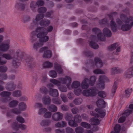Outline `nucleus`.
<instances>
[{
	"mask_svg": "<svg viewBox=\"0 0 133 133\" xmlns=\"http://www.w3.org/2000/svg\"><path fill=\"white\" fill-rule=\"evenodd\" d=\"M46 28H45L38 27L36 30V31L39 33L37 35V38H39V43H36L34 44L33 48L36 50L42 46L43 43L48 41L49 39L48 36H46L47 32H46Z\"/></svg>",
	"mask_w": 133,
	"mask_h": 133,
	"instance_id": "f257e3e1",
	"label": "nucleus"
},
{
	"mask_svg": "<svg viewBox=\"0 0 133 133\" xmlns=\"http://www.w3.org/2000/svg\"><path fill=\"white\" fill-rule=\"evenodd\" d=\"M92 31L95 34H97V38L95 36L91 35L90 38V40L89 41L90 42V45L92 48L97 49L98 48V45L94 41H97L98 40L101 41H105V36L102 34L101 31L98 28H93Z\"/></svg>",
	"mask_w": 133,
	"mask_h": 133,
	"instance_id": "f03ea898",
	"label": "nucleus"
},
{
	"mask_svg": "<svg viewBox=\"0 0 133 133\" xmlns=\"http://www.w3.org/2000/svg\"><path fill=\"white\" fill-rule=\"evenodd\" d=\"M120 17L121 20L119 18L116 20V22L120 25L123 24V22L125 23H129L133 21V17L130 16L128 17L126 15L123 14H121Z\"/></svg>",
	"mask_w": 133,
	"mask_h": 133,
	"instance_id": "7ed1b4c3",
	"label": "nucleus"
},
{
	"mask_svg": "<svg viewBox=\"0 0 133 133\" xmlns=\"http://www.w3.org/2000/svg\"><path fill=\"white\" fill-rule=\"evenodd\" d=\"M98 91V90L96 88L93 87L83 91L82 94L85 96L93 97L96 95Z\"/></svg>",
	"mask_w": 133,
	"mask_h": 133,
	"instance_id": "20e7f679",
	"label": "nucleus"
},
{
	"mask_svg": "<svg viewBox=\"0 0 133 133\" xmlns=\"http://www.w3.org/2000/svg\"><path fill=\"white\" fill-rule=\"evenodd\" d=\"M89 64L92 66L95 65L97 68H101L103 66V62L102 60L98 57H96L94 59V62L91 60H89Z\"/></svg>",
	"mask_w": 133,
	"mask_h": 133,
	"instance_id": "39448f33",
	"label": "nucleus"
},
{
	"mask_svg": "<svg viewBox=\"0 0 133 133\" xmlns=\"http://www.w3.org/2000/svg\"><path fill=\"white\" fill-rule=\"evenodd\" d=\"M117 14V13L116 12H114L109 15L110 19L112 20L110 22V26L112 30L114 32H116L117 30V28L116 23L113 21V17L115 16Z\"/></svg>",
	"mask_w": 133,
	"mask_h": 133,
	"instance_id": "423d86ee",
	"label": "nucleus"
},
{
	"mask_svg": "<svg viewBox=\"0 0 133 133\" xmlns=\"http://www.w3.org/2000/svg\"><path fill=\"white\" fill-rule=\"evenodd\" d=\"M95 111L98 112L99 114H97L93 111H91L90 114L91 115L97 117L103 118L105 115V111L104 109L96 108Z\"/></svg>",
	"mask_w": 133,
	"mask_h": 133,
	"instance_id": "0eeeda50",
	"label": "nucleus"
},
{
	"mask_svg": "<svg viewBox=\"0 0 133 133\" xmlns=\"http://www.w3.org/2000/svg\"><path fill=\"white\" fill-rule=\"evenodd\" d=\"M44 15L42 14H38L36 16L35 19L33 21V22L31 24V28H32L36 26L38 24V22L42 20L44 17Z\"/></svg>",
	"mask_w": 133,
	"mask_h": 133,
	"instance_id": "6e6552de",
	"label": "nucleus"
},
{
	"mask_svg": "<svg viewBox=\"0 0 133 133\" xmlns=\"http://www.w3.org/2000/svg\"><path fill=\"white\" fill-rule=\"evenodd\" d=\"M108 79L106 76L104 75L101 76L99 79V83L98 86L101 89H103L105 88L104 83L108 80Z\"/></svg>",
	"mask_w": 133,
	"mask_h": 133,
	"instance_id": "1a4fd4ad",
	"label": "nucleus"
},
{
	"mask_svg": "<svg viewBox=\"0 0 133 133\" xmlns=\"http://www.w3.org/2000/svg\"><path fill=\"white\" fill-rule=\"evenodd\" d=\"M10 40H6L4 43H2L0 45V50L2 52L7 51L9 48Z\"/></svg>",
	"mask_w": 133,
	"mask_h": 133,
	"instance_id": "9d476101",
	"label": "nucleus"
},
{
	"mask_svg": "<svg viewBox=\"0 0 133 133\" xmlns=\"http://www.w3.org/2000/svg\"><path fill=\"white\" fill-rule=\"evenodd\" d=\"M25 62L30 68H32L36 65V63L34 59L29 57H28L25 60Z\"/></svg>",
	"mask_w": 133,
	"mask_h": 133,
	"instance_id": "9b49d317",
	"label": "nucleus"
},
{
	"mask_svg": "<svg viewBox=\"0 0 133 133\" xmlns=\"http://www.w3.org/2000/svg\"><path fill=\"white\" fill-rule=\"evenodd\" d=\"M63 117V114L58 112L55 113L52 116V119L56 121H58L62 120Z\"/></svg>",
	"mask_w": 133,
	"mask_h": 133,
	"instance_id": "f8f14e48",
	"label": "nucleus"
},
{
	"mask_svg": "<svg viewBox=\"0 0 133 133\" xmlns=\"http://www.w3.org/2000/svg\"><path fill=\"white\" fill-rule=\"evenodd\" d=\"M16 87V85L12 82L7 83L5 85L6 89L9 91H11L14 90Z\"/></svg>",
	"mask_w": 133,
	"mask_h": 133,
	"instance_id": "ddd939ff",
	"label": "nucleus"
},
{
	"mask_svg": "<svg viewBox=\"0 0 133 133\" xmlns=\"http://www.w3.org/2000/svg\"><path fill=\"white\" fill-rule=\"evenodd\" d=\"M58 80L62 84H70L71 82V79L68 76H66L65 78H60Z\"/></svg>",
	"mask_w": 133,
	"mask_h": 133,
	"instance_id": "4468645a",
	"label": "nucleus"
},
{
	"mask_svg": "<svg viewBox=\"0 0 133 133\" xmlns=\"http://www.w3.org/2000/svg\"><path fill=\"white\" fill-rule=\"evenodd\" d=\"M70 84H67V88L69 90H71L73 88H77L80 86V83L77 81L74 82L72 83L71 86H70Z\"/></svg>",
	"mask_w": 133,
	"mask_h": 133,
	"instance_id": "2eb2a0df",
	"label": "nucleus"
},
{
	"mask_svg": "<svg viewBox=\"0 0 133 133\" xmlns=\"http://www.w3.org/2000/svg\"><path fill=\"white\" fill-rule=\"evenodd\" d=\"M117 48L116 52H118L120 51V47L119 46L118 43H115L108 47V49L110 51H112Z\"/></svg>",
	"mask_w": 133,
	"mask_h": 133,
	"instance_id": "dca6fc26",
	"label": "nucleus"
},
{
	"mask_svg": "<svg viewBox=\"0 0 133 133\" xmlns=\"http://www.w3.org/2000/svg\"><path fill=\"white\" fill-rule=\"evenodd\" d=\"M21 59L14 57L12 61V65L15 68H18L20 65Z\"/></svg>",
	"mask_w": 133,
	"mask_h": 133,
	"instance_id": "f3484780",
	"label": "nucleus"
},
{
	"mask_svg": "<svg viewBox=\"0 0 133 133\" xmlns=\"http://www.w3.org/2000/svg\"><path fill=\"white\" fill-rule=\"evenodd\" d=\"M133 76V66L130 67L125 73L124 76L126 78H130Z\"/></svg>",
	"mask_w": 133,
	"mask_h": 133,
	"instance_id": "a211bd4d",
	"label": "nucleus"
},
{
	"mask_svg": "<svg viewBox=\"0 0 133 133\" xmlns=\"http://www.w3.org/2000/svg\"><path fill=\"white\" fill-rule=\"evenodd\" d=\"M15 7L18 10L24 11L25 8V5L20 3H17L15 5Z\"/></svg>",
	"mask_w": 133,
	"mask_h": 133,
	"instance_id": "6ab92c4d",
	"label": "nucleus"
},
{
	"mask_svg": "<svg viewBox=\"0 0 133 133\" xmlns=\"http://www.w3.org/2000/svg\"><path fill=\"white\" fill-rule=\"evenodd\" d=\"M23 56V52L20 50L18 49L16 51L13 57L21 60Z\"/></svg>",
	"mask_w": 133,
	"mask_h": 133,
	"instance_id": "aec40b11",
	"label": "nucleus"
},
{
	"mask_svg": "<svg viewBox=\"0 0 133 133\" xmlns=\"http://www.w3.org/2000/svg\"><path fill=\"white\" fill-rule=\"evenodd\" d=\"M51 123V121L48 119H43L40 123V124L42 127L48 126Z\"/></svg>",
	"mask_w": 133,
	"mask_h": 133,
	"instance_id": "412c9836",
	"label": "nucleus"
},
{
	"mask_svg": "<svg viewBox=\"0 0 133 133\" xmlns=\"http://www.w3.org/2000/svg\"><path fill=\"white\" fill-rule=\"evenodd\" d=\"M55 69L59 74H61L63 72V70L61 65L57 63H55L54 64Z\"/></svg>",
	"mask_w": 133,
	"mask_h": 133,
	"instance_id": "4be33fe9",
	"label": "nucleus"
},
{
	"mask_svg": "<svg viewBox=\"0 0 133 133\" xmlns=\"http://www.w3.org/2000/svg\"><path fill=\"white\" fill-rule=\"evenodd\" d=\"M97 106L100 108H104L105 107V103L104 100L102 99H99L96 102Z\"/></svg>",
	"mask_w": 133,
	"mask_h": 133,
	"instance_id": "5701e85b",
	"label": "nucleus"
},
{
	"mask_svg": "<svg viewBox=\"0 0 133 133\" xmlns=\"http://www.w3.org/2000/svg\"><path fill=\"white\" fill-rule=\"evenodd\" d=\"M49 93L51 96L54 97H58L59 95L58 91L56 89H50L49 90Z\"/></svg>",
	"mask_w": 133,
	"mask_h": 133,
	"instance_id": "b1692460",
	"label": "nucleus"
},
{
	"mask_svg": "<svg viewBox=\"0 0 133 133\" xmlns=\"http://www.w3.org/2000/svg\"><path fill=\"white\" fill-rule=\"evenodd\" d=\"M89 81L87 78H85L81 84L82 87L83 89H86L89 87Z\"/></svg>",
	"mask_w": 133,
	"mask_h": 133,
	"instance_id": "393cba45",
	"label": "nucleus"
},
{
	"mask_svg": "<svg viewBox=\"0 0 133 133\" xmlns=\"http://www.w3.org/2000/svg\"><path fill=\"white\" fill-rule=\"evenodd\" d=\"M50 22L49 20L44 19L41 20L39 22V25L41 26H47L50 24Z\"/></svg>",
	"mask_w": 133,
	"mask_h": 133,
	"instance_id": "a878e982",
	"label": "nucleus"
},
{
	"mask_svg": "<svg viewBox=\"0 0 133 133\" xmlns=\"http://www.w3.org/2000/svg\"><path fill=\"white\" fill-rule=\"evenodd\" d=\"M67 123L65 121H61L58 122L55 124V126L57 128H62L65 127Z\"/></svg>",
	"mask_w": 133,
	"mask_h": 133,
	"instance_id": "bb28decb",
	"label": "nucleus"
},
{
	"mask_svg": "<svg viewBox=\"0 0 133 133\" xmlns=\"http://www.w3.org/2000/svg\"><path fill=\"white\" fill-rule=\"evenodd\" d=\"M122 70L118 67H114L111 68V72L112 75L120 73Z\"/></svg>",
	"mask_w": 133,
	"mask_h": 133,
	"instance_id": "cd10ccee",
	"label": "nucleus"
},
{
	"mask_svg": "<svg viewBox=\"0 0 133 133\" xmlns=\"http://www.w3.org/2000/svg\"><path fill=\"white\" fill-rule=\"evenodd\" d=\"M129 23H125V24L122 25L121 29L123 31H128L131 29V26Z\"/></svg>",
	"mask_w": 133,
	"mask_h": 133,
	"instance_id": "c85d7f7f",
	"label": "nucleus"
},
{
	"mask_svg": "<svg viewBox=\"0 0 133 133\" xmlns=\"http://www.w3.org/2000/svg\"><path fill=\"white\" fill-rule=\"evenodd\" d=\"M103 32L105 36L107 37H110L112 36V33L110 30L107 28H104L103 30Z\"/></svg>",
	"mask_w": 133,
	"mask_h": 133,
	"instance_id": "c756f323",
	"label": "nucleus"
},
{
	"mask_svg": "<svg viewBox=\"0 0 133 133\" xmlns=\"http://www.w3.org/2000/svg\"><path fill=\"white\" fill-rule=\"evenodd\" d=\"M26 108V105L25 103L22 102L19 103L18 104V109L20 111L25 110Z\"/></svg>",
	"mask_w": 133,
	"mask_h": 133,
	"instance_id": "7c9ffc66",
	"label": "nucleus"
},
{
	"mask_svg": "<svg viewBox=\"0 0 133 133\" xmlns=\"http://www.w3.org/2000/svg\"><path fill=\"white\" fill-rule=\"evenodd\" d=\"M129 108L131 110L127 109L125 110L124 112V114L126 116L129 115L133 111V104H131L129 106Z\"/></svg>",
	"mask_w": 133,
	"mask_h": 133,
	"instance_id": "2f4dec72",
	"label": "nucleus"
},
{
	"mask_svg": "<svg viewBox=\"0 0 133 133\" xmlns=\"http://www.w3.org/2000/svg\"><path fill=\"white\" fill-rule=\"evenodd\" d=\"M37 7V3L35 1H32L30 4V7L31 9L33 11L35 12Z\"/></svg>",
	"mask_w": 133,
	"mask_h": 133,
	"instance_id": "473e14b6",
	"label": "nucleus"
},
{
	"mask_svg": "<svg viewBox=\"0 0 133 133\" xmlns=\"http://www.w3.org/2000/svg\"><path fill=\"white\" fill-rule=\"evenodd\" d=\"M47 108L49 111L52 112H56L57 110V108L56 106L53 104L49 105Z\"/></svg>",
	"mask_w": 133,
	"mask_h": 133,
	"instance_id": "72a5a7b5",
	"label": "nucleus"
},
{
	"mask_svg": "<svg viewBox=\"0 0 133 133\" xmlns=\"http://www.w3.org/2000/svg\"><path fill=\"white\" fill-rule=\"evenodd\" d=\"M90 121L92 124L95 125L99 124L100 122L98 119L95 117L91 118Z\"/></svg>",
	"mask_w": 133,
	"mask_h": 133,
	"instance_id": "f704fd0d",
	"label": "nucleus"
},
{
	"mask_svg": "<svg viewBox=\"0 0 133 133\" xmlns=\"http://www.w3.org/2000/svg\"><path fill=\"white\" fill-rule=\"evenodd\" d=\"M52 55V53L51 51L47 49L44 52L43 57L45 58H50Z\"/></svg>",
	"mask_w": 133,
	"mask_h": 133,
	"instance_id": "c9c22d12",
	"label": "nucleus"
},
{
	"mask_svg": "<svg viewBox=\"0 0 133 133\" xmlns=\"http://www.w3.org/2000/svg\"><path fill=\"white\" fill-rule=\"evenodd\" d=\"M42 99L45 105H49L51 103V99L49 97H44Z\"/></svg>",
	"mask_w": 133,
	"mask_h": 133,
	"instance_id": "e433bc0d",
	"label": "nucleus"
},
{
	"mask_svg": "<svg viewBox=\"0 0 133 133\" xmlns=\"http://www.w3.org/2000/svg\"><path fill=\"white\" fill-rule=\"evenodd\" d=\"M18 103V102L16 100H13L10 102L9 106L11 108H13L17 106Z\"/></svg>",
	"mask_w": 133,
	"mask_h": 133,
	"instance_id": "4c0bfd02",
	"label": "nucleus"
},
{
	"mask_svg": "<svg viewBox=\"0 0 133 133\" xmlns=\"http://www.w3.org/2000/svg\"><path fill=\"white\" fill-rule=\"evenodd\" d=\"M11 94V92L6 91H3L0 94L1 96L2 97H4L5 98L9 97Z\"/></svg>",
	"mask_w": 133,
	"mask_h": 133,
	"instance_id": "58836bf2",
	"label": "nucleus"
},
{
	"mask_svg": "<svg viewBox=\"0 0 133 133\" xmlns=\"http://www.w3.org/2000/svg\"><path fill=\"white\" fill-rule=\"evenodd\" d=\"M2 57L8 60H11L13 59V57L9 54L4 53L2 55Z\"/></svg>",
	"mask_w": 133,
	"mask_h": 133,
	"instance_id": "ea45409f",
	"label": "nucleus"
},
{
	"mask_svg": "<svg viewBox=\"0 0 133 133\" xmlns=\"http://www.w3.org/2000/svg\"><path fill=\"white\" fill-rule=\"evenodd\" d=\"M52 102L55 104L60 105L61 103V101L58 98H53L52 99Z\"/></svg>",
	"mask_w": 133,
	"mask_h": 133,
	"instance_id": "a19ab883",
	"label": "nucleus"
},
{
	"mask_svg": "<svg viewBox=\"0 0 133 133\" xmlns=\"http://www.w3.org/2000/svg\"><path fill=\"white\" fill-rule=\"evenodd\" d=\"M121 129V126L119 124H116L115 126V131H112L111 133H119Z\"/></svg>",
	"mask_w": 133,
	"mask_h": 133,
	"instance_id": "79ce46f5",
	"label": "nucleus"
},
{
	"mask_svg": "<svg viewBox=\"0 0 133 133\" xmlns=\"http://www.w3.org/2000/svg\"><path fill=\"white\" fill-rule=\"evenodd\" d=\"M21 92L19 90L15 91L12 93L13 96L15 97H19L21 96Z\"/></svg>",
	"mask_w": 133,
	"mask_h": 133,
	"instance_id": "37998d69",
	"label": "nucleus"
},
{
	"mask_svg": "<svg viewBox=\"0 0 133 133\" xmlns=\"http://www.w3.org/2000/svg\"><path fill=\"white\" fill-rule=\"evenodd\" d=\"M81 125L86 129H89L91 127V125L90 124L85 122H82L81 123Z\"/></svg>",
	"mask_w": 133,
	"mask_h": 133,
	"instance_id": "c03bdc74",
	"label": "nucleus"
},
{
	"mask_svg": "<svg viewBox=\"0 0 133 133\" xmlns=\"http://www.w3.org/2000/svg\"><path fill=\"white\" fill-rule=\"evenodd\" d=\"M16 119L17 122L21 123H23L25 122L24 118L20 115L17 116L16 117Z\"/></svg>",
	"mask_w": 133,
	"mask_h": 133,
	"instance_id": "a18cd8bd",
	"label": "nucleus"
},
{
	"mask_svg": "<svg viewBox=\"0 0 133 133\" xmlns=\"http://www.w3.org/2000/svg\"><path fill=\"white\" fill-rule=\"evenodd\" d=\"M49 75L51 77L53 78H56L57 76V74L56 72L54 70H51L49 72Z\"/></svg>",
	"mask_w": 133,
	"mask_h": 133,
	"instance_id": "49530a36",
	"label": "nucleus"
},
{
	"mask_svg": "<svg viewBox=\"0 0 133 133\" xmlns=\"http://www.w3.org/2000/svg\"><path fill=\"white\" fill-rule=\"evenodd\" d=\"M43 67L45 68H49L52 67V64L48 61L45 62L43 64Z\"/></svg>",
	"mask_w": 133,
	"mask_h": 133,
	"instance_id": "de8ad7c7",
	"label": "nucleus"
},
{
	"mask_svg": "<svg viewBox=\"0 0 133 133\" xmlns=\"http://www.w3.org/2000/svg\"><path fill=\"white\" fill-rule=\"evenodd\" d=\"M50 82L54 84L59 86L60 85V82L59 81L55 79H51L50 80Z\"/></svg>",
	"mask_w": 133,
	"mask_h": 133,
	"instance_id": "09e8293b",
	"label": "nucleus"
},
{
	"mask_svg": "<svg viewBox=\"0 0 133 133\" xmlns=\"http://www.w3.org/2000/svg\"><path fill=\"white\" fill-rule=\"evenodd\" d=\"M75 121L78 123H79L81 121V117L80 115H77L74 117Z\"/></svg>",
	"mask_w": 133,
	"mask_h": 133,
	"instance_id": "8fccbe9b",
	"label": "nucleus"
},
{
	"mask_svg": "<svg viewBox=\"0 0 133 133\" xmlns=\"http://www.w3.org/2000/svg\"><path fill=\"white\" fill-rule=\"evenodd\" d=\"M75 121L71 120L68 122L69 125L71 127H75L78 126V124L77 123L75 122Z\"/></svg>",
	"mask_w": 133,
	"mask_h": 133,
	"instance_id": "3c124183",
	"label": "nucleus"
},
{
	"mask_svg": "<svg viewBox=\"0 0 133 133\" xmlns=\"http://www.w3.org/2000/svg\"><path fill=\"white\" fill-rule=\"evenodd\" d=\"M37 39L36 32L35 31L32 32L31 34V40L32 42H34Z\"/></svg>",
	"mask_w": 133,
	"mask_h": 133,
	"instance_id": "603ef678",
	"label": "nucleus"
},
{
	"mask_svg": "<svg viewBox=\"0 0 133 133\" xmlns=\"http://www.w3.org/2000/svg\"><path fill=\"white\" fill-rule=\"evenodd\" d=\"M75 130L76 133H83L84 129L81 127H78L75 128Z\"/></svg>",
	"mask_w": 133,
	"mask_h": 133,
	"instance_id": "864d4df0",
	"label": "nucleus"
},
{
	"mask_svg": "<svg viewBox=\"0 0 133 133\" xmlns=\"http://www.w3.org/2000/svg\"><path fill=\"white\" fill-rule=\"evenodd\" d=\"M42 78L41 80V82L42 83H44L46 82L48 80L46 74H43L42 75Z\"/></svg>",
	"mask_w": 133,
	"mask_h": 133,
	"instance_id": "5fc2aeb1",
	"label": "nucleus"
},
{
	"mask_svg": "<svg viewBox=\"0 0 133 133\" xmlns=\"http://www.w3.org/2000/svg\"><path fill=\"white\" fill-rule=\"evenodd\" d=\"M94 73L95 74H105L104 72L101 69H97L93 71Z\"/></svg>",
	"mask_w": 133,
	"mask_h": 133,
	"instance_id": "6e6d98bb",
	"label": "nucleus"
},
{
	"mask_svg": "<svg viewBox=\"0 0 133 133\" xmlns=\"http://www.w3.org/2000/svg\"><path fill=\"white\" fill-rule=\"evenodd\" d=\"M82 102V99L80 98L76 99L74 101V103L76 105H78L81 104Z\"/></svg>",
	"mask_w": 133,
	"mask_h": 133,
	"instance_id": "4d7b16f0",
	"label": "nucleus"
},
{
	"mask_svg": "<svg viewBox=\"0 0 133 133\" xmlns=\"http://www.w3.org/2000/svg\"><path fill=\"white\" fill-rule=\"evenodd\" d=\"M96 77L94 76H91L90 78V81H89V84L93 86L96 81Z\"/></svg>",
	"mask_w": 133,
	"mask_h": 133,
	"instance_id": "13d9d810",
	"label": "nucleus"
},
{
	"mask_svg": "<svg viewBox=\"0 0 133 133\" xmlns=\"http://www.w3.org/2000/svg\"><path fill=\"white\" fill-rule=\"evenodd\" d=\"M98 96L101 97H105L107 96L106 93L103 91H100L98 93Z\"/></svg>",
	"mask_w": 133,
	"mask_h": 133,
	"instance_id": "bf43d9fd",
	"label": "nucleus"
},
{
	"mask_svg": "<svg viewBox=\"0 0 133 133\" xmlns=\"http://www.w3.org/2000/svg\"><path fill=\"white\" fill-rule=\"evenodd\" d=\"M123 116L121 117L118 119V122L119 123H122L124 122L126 119V117L128 116L124 114V112L122 114Z\"/></svg>",
	"mask_w": 133,
	"mask_h": 133,
	"instance_id": "052dcab7",
	"label": "nucleus"
},
{
	"mask_svg": "<svg viewBox=\"0 0 133 133\" xmlns=\"http://www.w3.org/2000/svg\"><path fill=\"white\" fill-rule=\"evenodd\" d=\"M47 10L46 8L44 7H42L38 9V12L39 13H44Z\"/></svg>",
	"mask_w": 133,
	"mask_h": 133,
	"instance_id": "680f3d73",
	"label": "nucleus"
},
{
	"mask_svg": "<svg viewBox=\"0 0 133 133\" xmlns=\"http://www.w3.org/2000/svg\"><path fill=\"white\" fill-rule=\"evenodd\" d=\"M84 54L86 56L88 57L92 56H93L92 52L88 50L85 51Z\"/></svg>",
	"mask_w": 133,
	"mask_h": 133,
	"instance_id": "e2e57ef3",
	"label": "nucleus"
},
{
	"mask_svg": "<svg viewBox=\"0 0 133 133\" xmlns=\"http://www.w3.org/2000/svg\"><path fill=\"white\" fill-rule=\"evenodd\" d=\"M13 113L15 114L19 115L21 113L20 110L16 108H15L11 110Z\"/></svg>",
	"mask_w": 133,
	"mask_h": 133,
	"instance_id": "0e129e2a",
	"label": "nucleus"
},
{
	"mask_svg": "<svg viewBox=\"0 0 133 133\" xmlns=\"http://www.w3.org/2000/svg\"><path fill=\"white\" fill-rule=\"evenodd\" d=\"M117 87V82H115L113 85L112 90V93L114 94L115 93Z\"/></svg>",
	"mask_w": 133,
	"mask_h": 133,
	"instance_id": "69168bd1",
	"label": "nucleus"
},
{
	"mask_svg": "<svg viewBox=\"0 0 133 133\" xmlns=\"http://www.w3.org/2000/svg\"><path fill=\"white\" fill-rule=\"evenodd\" d=\"M73 116L70 114L67 113L65 116V118L66 120L70 121L72 119Z\"/></svg>",
	"mask_w": 133,
	"mask_h": 133,
	"instance_id": "338daca9",
	"label": "nucleus"
},
{
	"mask_svg": "<svg viewBox=\"0 0 133 133\" xmlns=\"http://www.w3.org/2000/svg\"><path fill=\"white\" fill-rule=\"evenodd\" d=\"M60 97L62 101L64 103L68 101V99L66 96L64 94H61Z\"/></svg>",
	"mask_w": 133,
	"mask_h": 133,
	"instance_id": "774afa93",
	"label": "nucleus"
}]
</instances>
